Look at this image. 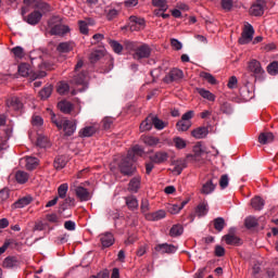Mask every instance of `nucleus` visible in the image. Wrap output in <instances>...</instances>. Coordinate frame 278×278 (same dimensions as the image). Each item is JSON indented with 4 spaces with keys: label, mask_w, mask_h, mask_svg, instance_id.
I'll list each match as a JSON object with an SVG mask.
<instances>
[{
    "label": "nucleus",
    "mask_w": 278,
    "mask_h": 278,
    "mask_svg": "<svg viewBox=\"0 0 278 278\" xmlns=\"http://www.w3.org/2000/svg\"><path fill=\"white\" fill-rule=\"evenodd\" d=\"M105 18L109 21H114L121 14V10L115 9L113 7H106L104 10Z\"/></svg>",
    "instance_id": "b1692460"
},
{
    "label": "nucleus",
    "mask_w": 278,
    "mask_h": 278,
    "mask_svg": "<svg viewBox=\"0 0 278 278\" xmlns=\"http://www.w3.org/2000/svg\"><path fill=\"white\" fill-rule=\"evenodd\" d=\"M127 155L129 160H134L136 162V157H142V155H144V149L140 146H135L128 151Z\"/></svg>",
    "instance_id": "6ab92c4d"
},
{
    "label": "nucleus",
    "mask_w": 278,
    "mask_h": 278,
    "mask_svg": "<svg viewBox=\"0 0 278 278\" xmlns=\"http://www.w3.org/2000/svg\"><path fill=\"white\" fill-rule=\"evenodd\" d=\"M70 88L71 87L68 86V84L60 83L56 90H58L59 94H66V92H68Z\"/></svg>",
    "instance_id": "69168bd1"
},
{
    "label": "nucleus",
    "mask_w": 278,
    "mask_h": 278,
    "mask_svg": "<svg viewBox=\"0 0 278 278\" xmlns=\"http://www.w3.org/2000/svg\"><path fill=\"white\" fill-rule=\"evenodd\" d=\"M37 147H40L41 149L49 147V138H47L45 135H38Z\"/></svg>",
    "instance_id": "3c124183"
},
{
    "label": "nucleus",
    "mask_w": 278,
    "mask_h": 278,
    "mask_svg": "<svg viewBox=\"0 0 278 278\" xmlns=\"http://www.w3.org/2000/svg\"><path fill=\"white\" fill-rule=\"evenodd\" d=\"M102 249H110L115 242L114 235L112 232H104L99 236Z\"/></svg>",
    "instance_id": "ddd939ff"
},
{
    "label": "nucleus",
    "mask_w": 278,
    "mask_h": 278,
    "mask_svg": "<svg viewBox=\"0 0 278 278\" xmlns=\"http://www.w3.org/2000/svg\"><path fill=\"white\" fill-rule=\"evenodd\" d=\"M188 203H190V198H187L186 200H184L180 205L179 204H170L168 206V212L169 214H179L182 210V207H186V205H188Z\"/></svg>",
    "instance_id": "5701e85b"
},
{
    "label": "nucleus",
    "mask_w": 278,
    "mask_h": 278,
    "mask_svg": "<svg viewBox=\"0 0 278 278\" xmlns=\"http://www.w3.org/2000/svg\"><path fill=\"white\" fill-rule=\"evenodd\" d=\"M150 161H152L153 164H164L165 162H168V152L156 151L150 155Z\"/></svg>",
    "instance_id": "9b49d317"
},
{
    "label": "nucleus",
    "mask_w": 278,
    "mask_h": 278,
    "mask_svg": "<svg viewBox=\"0 0 278 278\" xmlns=\"http://www.w3.org/2000/svg\"><path fill=\"white\" fill-rule=\"evenodd\" d=\"M154 251L156 253H176L177 252V247L168 243H160L155 245Z\"/></svg>",
    "instance_id": "2eb2a0df"
},
{
    "label": "nucleus",
    "mask_w": 278,
    "mask_h": 278,
    "mask_svg": "<svg viewBox=\"0 0 278 278\" xmlns=\"http://www.w3.org/2000/svg\"><path fill=\"white\" fill-rule=\"evenodd\" d=\"M88 25H94V20L87 18L78 22L80 34H84L85 36L88 35Z\"/></svg>",
    "instance_id": "c85d7f7f"
},
{
    "label": "nucleus",
    "mask_w": 278,
    "mask_h": 278,
    "mask_svg": "<svg viewBox=\"0 0 278 278\" xmlns=\"http://www.w3.org/2000/svg\"><path fill=\"white\" fill-rule=\"evenodd\" d=\"M166 123L160 119L157 116H154L153 127H155L159 131L166 127Z\"/></svg>",
    "instance_id": "052dcab7"
},
{
    "label": "nucleus",
    "mask_w": 278,
    "mask_h": 278,
    "mask_svg": "<svg viewBox=\"0 0 278 278\" xmlns=\"http://www.w3.org/2000/svg\"><path fill=\"white\" fill-rule=\"evenodd\" d=\"M244 225L247 229H253V227H257V218L249 216L244 219Z\"/></svg>",
    "instance_id": "603ef678"
},
{
    "label": "nucleus",
    "mask_w": 278,
    "mask_h": 278,
    "mask_svg": "<svg viewBox=\"0 0 278 278\" xmlns=\"http://www.w3.org/2000/svg\"><path fill=\"white\" fill-rule=\"evenodd\" d=\"M147 58H151V48L148 45H142L140 47H137L134 53V59L143 60Z\"/></svg>",
    "instance_id": "1a4fd4ad"
},
{
    "label": "nucleus",
    "mask_w": 278,
    "mask_h": 278,
    "mask_svg": "<svg viewBox=\"0 0 278 278\" xmlns=\"http://www.w3.org/2000/svg\"><path fill=\"white\" fill-rule=\"evenodd\" d=\"M15 181H17V184H27V181H29V174L27 172L17 170L15 173Z\"/></svg>",
    "instance_id": "f704fd0d"
},
{
    "label": "nucleus",
    "mask_w": 278,
    "mask_h": 278,
    "mask_svg": "<svg viewBox=\"0 0 278 278\" xmlns=\"http://www.w3.org/2000/svg\"><path fill=\"white\" fill-rule=\"evenodd\" d=\"M251 205L253 207V210H256L257 212H260L261 210H264V199H262L261 197H255L251 200Z\"/></svg>",
    "instance_id": "c9c22d12"
},
{
    "label": "nucleus",
    "mask_w": 278,
    "mask_h": 278,
    "mask_svg": "<svg viewBox=\"0 0 278 278\" xmlns=\"http://www.w3.org/2000/svg\"><path fill=\"white\" fill-rule=\"evenodd\" d=\"M181 79H184V72L179 68H173L163 78V81L165 84H173V81H181Z\"/></svg>",
    "instance_id": "423d86ee"
},
{
    "label": "nucleus",
    "mask_w": 278,
    "mask_h": 278,
    "mask_svg": "<svg viewBox=\"0 0 278 278\" xmlns=\"http://www.w3.org/2000/svg\"><path fill=\"white\" fill-rule=\"evenodd\" d=\"M135 160H129L128 156H126L124 160H122L119 164V170L123 175H134V170H136V167H134Z\"/></svg>",
    "instance_id": "0eeeda50"
},
{
    "label": "nucleus",
    "mask_w": 278,
    "mask_h": 278,
    "mask_svg": "<svg viewBox=\"0 0 278 278\" xmlns=\"http://www.w3.org/2000/svg\"><path fill=\"white\" fill-rule=\"evenodd\" d=\"M68 192V184H62L58 188L59 199H66V194Z\"/></svg>",
    "instance_id": "864d4df0"
},
{
    "label": "nucleus",
    "mask_w": 278,
    "mask_h": 278,
    "mask_svg": "<svg viewBox=\"0 0 278 278\" xmlns=\"http://www.w3.org/2000/svg\"><path fill=\"white\" fill-rule=\"evenodd\" d=\"M53 92V85H47L39 91V97L42 101H47Z\"/></svg>",
    "instance_id": "7c9ffc66"
},
{
    "label": "nucleus",
    "mask_w": 278,
    "mask_h": 278,
    "mask_svg": "<svg viewBox=\"0 0 278 278\" xmlns=\"http://www.w3.org/2000/svg\"><path fill=\"white\" fill-rule=\"evenodd\" d=\"M36 8L37 10H39L41 14H46V12H51V7L49 5V3H46V2L37 3Z\"/></svg>",
    "instance_id": "6e6d98bb"
},
{
    "label": "nucleus",
    "mask_w": 278,
    "mask_h": 278,
    "mask_svg": "<svg viewBox=\"0 0 278 278\" xmlns=\"http://www.w3.org/2000/svg\"><path fill=\"white\" fill-rule=\"evenodd\" d=\"M267 73L269 75H278V61H274L267 66Z\"/></svg>",
    "instance_id": "13d9d810"
},
{
    "label": "nucleus",
    "mask_w": 278,
    "mask_h": 278,
    "mask_svg": "<svg viewBox=\"0 0 278 278\" xmlns=\"http://www.w3.org/2000/svg\"><path fill=\"white\" fill-rule=\"evenodd\" d=\"M152 5H154V8H160L161 12H166V10H168L166 0H152Z\"/></svg>",
    "instance_id": "de8ad7c7"
},
{
    "label": "nucleus",
    "mask_w": 278,
    "mask_h": 278,
    "mask_svg": "<svg viewBox=\"0 0 278 278\" xmlns=\"http://www.w3.org/2000/svg\"><path fill=\"white\" fill-rule=\"evenodd\" d=\"M94 134H97V128L93 126H86L79 130L78 136L79 138H90L91 136H94Z\"/></svg>",
    "instance_id": "a878e982"
},
{
    "label": "nucleus",
    "mask_w": 278,
    "mask_h": 278,
    "mask_svg": "<svg viewBox=\"0 0 278 278\" xmlns=\"http://www.w3.org/2000/svg\"><path fill=\"white\" fill-rule=\"evenodd\" d=\"M5 105L7 108H9V110H14L15 112H18V110H23V102H21L17 97L8 99Z\"/></svg>",
    "instance_id": "f3484780"
},
{
    "label": "nucleus",
    "mask_w": 278,
    "mask_h": 278,
    "mask_svg": "<svg viewBox=\"0 0 278 278\" xmlns=\"http://www.w3.org/2000/svg\"><path fill=\"white\" fill-rule=\"evenodd\" d=\"M71 188L74 189L76 199H78V201H80L81 203L86 202V201H90V199H92V193H90V191L86 188H84L83 186H77L75 182L71 186Z\"/></svg>",
    "instance_id": "20e7f679"
},
{
    "label": "nucleus",
    "mask_w": 278,
    "mask_h": 278,
    "mask_svg": "<svg viewBox=\"0 0 278 278\" xmlns=\"http://www.w3.org/2000/svg\"><path fill=\"white\" fill-rule=\"evenodd\" d=\"M184 233V226L176 224L174 225L169 230L170 238H177L178 236H181Z\"/></svg>",
    "instance_id": "c03bdc74"
},
{
    "label": "nucleus",
    "mask_w": 278,
    "mask_h": 278,
    "mask_svg": "<svg viewBox=\"0 0 278 278\" xmlns=\"http://www.w3.org/2000/svg\"><path fill=\"white\" fill-rule=\"evenodd\" d=\"M219 186L222 190H225L229 186V176L227 174L222 175L219 179Z\"/></svg>",
    "instance_id": "0e129e2a"
},
{
    "label": "nucleus",
    "mask_w": 278,
    "mask_h": 278,
    "mask_svg": "<svg viewBox=\"0 0 278 278\" xmlns=\"http://www.w3.org/2000/svg\"><path fill=\"white\" fill-rule=\"evenodd\" d=\"M264 8H266V1H264V0H256V3H254L250 8V14L252 16H262L264 14Z\"/></svg>",
    "instance_id": "f8f14e48"
},
{
    "label": "nucleus",
    "mask_w": 278,
    "mask_h": 278,
    "mask_svg": "<svg viewBox=\"0 0 278 278\" xmlns=\"http://www.w3.org/2000/svg\"><path fill=\"white\" fill-rule=\"evenodd\" d=\"M216 190V184H214V180L210 179L207 180L201 189L202 194H212Z\"/></svg>",
    "instance_id": "bb28decb"
},
{
    "label": "nucleus",
    "mask_w": 278,
    "mask_h": 278,
    "mask_svg": "<svg viewBox=\"0 0 278 278\" xmlns=\"http://www.w3.org/2000/svg\"><path fill=\"white\" fill-rule=\"evenodd\" d=\"M144 144L148 147H157L160 144V138L153 136H146L142 138Z\"/></svg>",
    "instance_id": "a19ab883"
},
{
    "label": "nucleus",
    "mask_w": 278,
    "mask_h": 278,
    "mask_svg": "<svg viewBox=\"0 0 278 278\" xmlns=\"http://www.w3.org/2000/svg\"><path fill=\"white\" fill-rule=\"evenodd\" d=\"M275 141V135L273 132H261L258 136L260 144H270Z\"/></svg>",
    "instance_id": "393cba45"
},
{
    "label": "nucleus",
    "mask_w": 278,
    "mask_h": 278,
    "mask_svg": "<svg viewBox=\"0 0 278 278\" xmlns=\"http://www.w3.org/2000/svg\"><path fill=\"white\" fill-rule=\"evenodd\" d=\"M51 121L58 127V129H63L64 136L70 137L77 131V121L75 119H58L55 114H52Z\"/></svg>",
    "instance_id": "f257e3e1"
},
{
    "label": "nucleus",
    "mask_w": 278,
    "mask_h": 278,
    "mask_svg": "<svg viewBox=\"0 0 278 278\" xmlns=\"http://www.w3.org/2000/svg\"><path fill=\"white\" fill-rule=\"evenodd\" d=\"M15 60H23L25 58V50L22 47H15L12 50Z\"/></svg>",
    "instance_id": "8fccbe9b"
},
{
    "label": "nucleus",
    "mask_w": 278,
    "mask_h": 278,
    "mask_svg": "<svg viewBox=\"0 0 278 278\" xmlns=\"http://www.w3.org/2000/svg\"><path fill=\"white\" fill-rule=\"evenodd\" d=\"M220 112H223V114H233V108H231V104L229 102H224L220 105Z\"/></svg>",
    "instance_id": "bf43d9fd"
},
{
    "label": "nucleus",
    "mask_w": 278,
    "mask_h": 278,
    "mask_svg": "<svg viewBox=\"0 0 278 278\" xmlns=\"http://www.w3.org/2000/svg\"><path fill=\"white\" fill-rule=\"evenodd\" d=\"M18 73L22 77H30V79H33V81L35 79H40L42 77H47V72H40V73L36 74L31 71V65H29L27 63H22L18 65Z\"/></svg>",
    "instance_id": "7ed1b4c3"
},
{
    "label": "nucleus",
    "mask_w": 278,
    "mask_h": 278,
    "mask_svg": "<svg viewBox=\"0 0 278 278\" xmlns=\"http://www.w3.org/2000/svg\"><path fill=\"white\" fill-rule=\"evenodd\" d=\"M140 176L134 177L128 184V191L134 193L138 192V190H140Z\"/></svg>",
    "instance_id": "cd10ccee"
},
{
    "label": "nucleus",
    "mask_w": 278,
    "mask_h": 278,
    "mask_svg": "<svg viewBox=\"0 0 278 278\" xmlns=\"http://www.w3.org/2000/svg\"><path fill=\"white\" fill-rule=\"evenodd\" d=\"M53 164H54V168L56 170H62V168H64L66 166V164H68V157H66L64 155L58 156L54 160Z\"/></svg>",
    "instance_id": "473e14b6"
},
{
    "label": "nucleus",
    "mask_w": 278,
    "mask_h": 278,
    "mask_svg": "<svg viewBox=\"0 0 278 278\" xmlns=\"http://www.w3.org/2000/svg\"><path fill=\"white\" fill-rule=\"evenodd\" d=\"M55 23H59V24H55ZM49 27H51L50 34L52 36H64V34H68V31H71V28H68V26L62 25L60 23V17H52L49 21Z\"/></svg>",
    "instance_id": "f03ea898"
},
{
    "label": "nucleus",
    "mask_w": 278,
    "mask_h": 278,
    "mask_svg": "<svg viewBox=\"0 0 278 278\" xmlns=\"http://www.w3.org/2000/svg\"><path fill=\"white\" fill-rule=\"evenodd\" d=\"M46 219L48 220V223H52L54 225H58V223H60V217H58V214L55 213L46 215Z\"/></svg>",
    "instance_id": "774afa93"
},
{
    "label": "nucleus",
    "mask_w": 278,
    "mask_h": 278,
    "mask_svg": "<svg viewBox=\"0 0 278 278\" xmlns=\"http://www.w3.org/2000/svg\"><path fill=\"white\" fill-rule=\"evenodd\" d=\"M109 45L112 47L113 51L115 53H122L123 52V45H121L118 41L116 40H111L109 42Z\"/></svg>",
    "instance_id": "680f3d73"
},
{
    "label": "nucleus",
    "mask_w": 278,
    "mask_h": 278,
    "mask_svg": "<svg viewBox=\"0 0 278 278\" xmlns=\"http://www.w3.org/2000/svg\"><path fill=\"white\" fill-rule=\"evenodd\" d=\"M207 134H210V129L205 126L198 127L191 131V136L195 138V140H203V138H207Z\"/></svg>",
    "instance_id": "a211bd4d"
},
{
    "label": "nucleus",
    "mask_w": 278,
    "mask_h": 278,
    "mask_svg": "<svg viewBox=\"0 0 278 278\" xmlns=\"http://www.w3.org/2000/svg\"><path fill=\"white\" fill-rule=\"evenodd\" d=\"M162 218H166V211L164 210H159L156 212L146 214L147 220L155 222V220H162Z\"/></svg>",
    "instance_id": "412c9836"
},
{
    "label": "nucleus",
    "mask_w": 278,
    "mask_h": 278,
    "mask_svg": "<svg viewBox=\"0 0 278 278\" xmlns=\"http://www.w3.org/2000/svg\"><path fill=\"white\" fill-rule=\"evenodd\" d=\"M124 199L128 210H130L131 212H134V210H138V199L135 195H128Z\"/></svg>",
    "instance_id": "c756f323"
},
{
    "label": "nucleus",
    "mask_w": 278,
    "mask_h": 278,
    "mask_svg": "<svg viewBox=\"0 0 278 278\" xmlns=\"http://www.w3.org/2000/svg\"><path fill=\"white\" fill-rule=\"evenodd\" d=\"M197 90L200 97L206 99V101H216V96H214L210 90L203 88H198Z\"/></svg>",
    "instance_id": "e433bc0d"
},
{
    "label": "nucleus",
    "mask_w": 278,
    "mask_h": 278,
    "mask_svg": "<svg viewBox=\"0 0 278 278\" xmlns=\"http://www.w3.org/2000/svg\"><path fill=\"white\" fill-rule=\"evenodd\" d=\"M172 165L174 166L170 169L173 175H180L181 173H184V168H186V166H188L186 163V160H184V159L173 161Z\"/></svg>",
    "instance_id": "dca6fc26"
},
{
    "label": "nucleus",
    "mask_w": 278,
    "mask_h": 278,
    "mask_svg": "<svg viewBox=\"0 0 278 278\" xmlns=\"http://www.w3.org/2000/svg\"><path fill=\"white\" fill-rule=\"evenodd\" d=\"M29 203H31V198L29 197H24L20 200H17L14 204H13V207L15 210H21L23 207H25L26 205H29Z\"/></svg>",
    "instance_id": "58836bf2"
},
{
    "label": "nucleus",
    "mask_w": 278,
    "mask_h": 278,
    "mask_svg": "<svg viewBox=\"0 0 278 278\" xmlns=\"http://www.w3.org/2000/svg\"><path fill=\"white\" fill-rule=\"evenodd\" d=\"M154 115H149L143 122H141L140 131H151L153 129Z\"/></svg>",
    "instance_id": "4be33fe9"
},
{
    "label": "nucleus",
    "mask_w": 278,
    "mask_h": 278,
    "mask_svg": "<svg viewBox=\"0 0 278 278\" xmlns=\"http://www.w3.org/2000/svg\"><path fill=\"white\" fill-rule=\"evenodd\" d=\"M38 166V159L34 156H27L26 157V168L27 170H34Z\"/></svg>",
    "instance_id": "49530a36"
},
{
    "label": "nucleus",
    "mask_w": 278,
    "mask_h": 278,
    "mask_svg": "<svg viewBox=\"0 0 278 278\" xmlns=\"http://www.w3.org/2000/svg\"><path fill=\"white\" fill-rule=\"evenodd\" d=\"M255 29L251 24H245L241 37L239 38V45H249L253 40Z\"/></svg>",
    "instance_id": "39448f33"
},
{
    "label": "nucleus",
    "mask_w": 278,
    "mask_h": 278,
    "mask_svg": "<svg viewBox=\"0 0 278 278\" xmlns=\"http://www.w3.org/2000/svg\"><path fill=\"white\" fill-rule=\"evenodd\" d=\"M223 240H225L226 244H229L231 247H238L242 244V241L240 238L233 233H228L223 237Z\"/></svg>",
    "instance_id": "aec40b11"
},
{
    "label": "nucleus",
    "mask_w": 278,
    "mask_h": 278,
    "mask_svg": "<svg viewBox=\"0 0 278 278\" xmlns=\"http://www.w3.org/2000/svg\"><path fill=\"white\" fill-rule=\"evenodd\" d=\"M174 146L176 147V149H186V147H188V142H186V140L181 137H175L173 139Z\"/></svg>",
    "instance_id": "09e8293b"
},
{
    "label": "nucleus",
    "mask_w": 278,
    "mask_h": 278,
    "mask_svg": "<svg viewBox=\"0 0 278 278\" xmlns=\"http://www.w3.org/2000/svg\"><path fill=\"white\" fill-rule=\"evenodd\" d=\"M193 155H188V157H193L197 160V157H201L203 155V148L201 147V143H198L193 147Z\"/></svg>",
    "instance_id": "4d7b16f0"
},
{
    "label": "nucleus",
    "mask_w": 278,
    "mask_h": 278,
    "mask_svg": "<svg viewBox=\"0 0 278 278\" xmlns=\"http://www.w3.org/2000/svg\"><path fill=\"white\" fill-rule=\"evenodd\" d=\"M214 227H215L216 231H223V229H225V218H223V217L215 218Z\"/></svg>",
    "instance_id": "5fc2aeb1"
},
{
    "label": "nucleus",
    "mask_w": 278,
    "mask_h": 278,
    "mask_svg": "<svg viewBox=\"0 0 278 278\" xmlns=\"http://www.w3.org/2000/svg\"><path fill=\"white\" fill-rule=\"evenodd\" d=\"M28 25H38L42 21V13L40 11H33L28 16L24 17Z\"/></svg>",
    "instance_id": "4468645a"
},
{
    "label": "nucleus",
    "mask_w": 278,
    "mask_h": 278,
    "mask_svg": "<svg viewBox=\"0 0 278 278\" xmlns=\"http://www.w3.org/2000/svg\"><path fill=\"white\" fill-rule=\"evenodd\" d=\"M190 127H192V122H190V121L180 119L176 124V128L178 129V131H188L190 129Z\"/></svg>",
    "instance_id": "37998d69"
},
{
    "label": "nucleus",
    "mask_w": 278,
    "mask_h": 278,
    "mask_svg": "<svg viewBox=\"0 0 278 278\" xmlns=\"http://www.w3.org/2000/svg\"><path fill=\"white\" fill-rule=\"evenodd\" d=\"M58 108L63 114H71L73 112V103L68 101H61L58 103Z\"/></svg>",
    "instance_id": "72a5a7b5"
},
{
    "label": "nucleus",
    "mask_w": 278,
    "mask_h": 278,
    "mask_svg": "<svg viewBox=\"0 0 278 278\" xmlns=\"http://www.w3.org/2000/svg\"><path fill=\"white\" fill-rule=\"evenodd\" d=\"M103 129H112L114 127V118L113 117H104L102 121Z\"/></svg>",
    "instance_id": "e2e57ef3"
},
{
    "label": "nucleus",
    "mask_w": 278,
    "mask_h": 278,
    "mask_svg": "<svg viewBox=\"0 0 278 278\" xmlns=\"http://www.w3.org/2000/svg\"><path fill=\"white\" fill-rule=\"evenodd\" d=\"M104 55L105 53L103 50H93L89 55V60L91 64H97V62H99V60H101Z\"/></svg>",
    "instance_id": "4c0bfd02"
},
{
    "label": "nucleus",
    "mask_w": 278,
    "mask_h": 278,
    "mask_svg": "<svg viewBox=\"0 0 278 278\" xmlns=\"http://www.w3.org/2000/svg\"><path fill=\"white\" fill-rule=\"evenodd\" d=\"M207 212H210V206L207 205V202H202L195 207V214L200 218L206 216Z\"/></svg>",
    "instance_id": "2f4dec72"
},
{
    "label": "nucleus",
    "mask_w": 278,
    "mask_h": 278,
    "mask_svg": "<svg viewBox=\"0 0 278 278\" xmlns=\"http://www.w3.org/2000/svg\"><path fill=\"white\" fill-rule=\"evenodd\" d=\"M147 22L143 17H138L136 15H131L129 17V27L131 31H140V29H144Z\"/></svg>",
    "instance_id": "6e6552de"
},
{
    "label": "nucleus",
    "mask_w": 278,
    "mask_h": 278,
    "mask_svg": "<svg viewBox=\"0 0 278 278\" xmlns=\"http://www.w3.org/2000/svg\"><path fill=\"white\" fill-rule=\"evenodd\" d=\"M200 77L207 81V84H211V86H216L218 84V80L214 77V75L207 73V72H201Z\"/></svg>",
    "instance_id": "ea45409f"
},
{
    "label": "nucleus",
    "mask_w": 278,
    "mask_h": 278,
    "mask_svg": "<svg viewBox=\"0 0 278 278\" xmlns=\"http://www.w3.org/2000/svg\"><path fill=\"white\" fill-rule=\"evenodd\" d=\"M248 70L250 73H253L254 77H262L264 75L265 71L262 67V63L257 60H252L249 62Z\"/></svg>",
    "instance_id": "9d476101"
},
{
    "label": "nucleus",
    "mask_w": 278,
    "mask_h": 278,
    "mask_svg": "<svg viewBox=\"0 0 278 278\" xmlns=\"http://www.w3.org/2000/svg\"><path fill=\"white\" fill-rule=\"evenodd\" d=\"M56 50L59 53H71L73 51V43L72 42H61Z\"/></svg>",
    "instance_id": "79ce46f5"
},
{
    "label": "nucleus",
    "mask_w": 278,
    "mask_h": 278,
    "mask_svg": "<svg viewBox=\"0 0 278 278\" xmlns=\"http://www.w3.org/2000/svg\"><path fill=\"white\" fill-rule=\"evenodd\" d=\"M16 266H18V260L14 256H9L3 261L4 268H14Z\"/></svg>",
    "instance_id": "a18cd8bd"
},
{
    "label": "nucleus",
    "mask_w": 278,
    "mask_h": 278,
    "mask_svg": "<svg viewBox=\"0 0 278 278\" xmlns=\"http://www.w3.org/2000/svg\"><path fill=\"white\" fill-rule=\"evenodd\" d=\"M222 8L226 12H231V8H233V0H222Z\"/></svg>",
    "instance_id": "338daca9"
}]
</instances>
